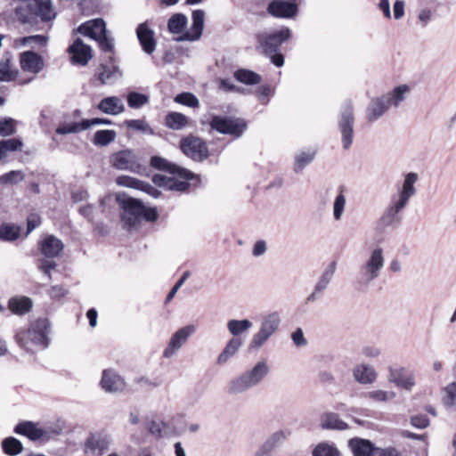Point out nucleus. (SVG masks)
I'll return each instance as SVG.
<instances>
[{
	"label": "nucleus",
	"mask_w": 456,
	"mask_h": 456,
	"mask_svg": "<svg viewBox=\"0 0 456 456\" xmlns=\"http://www.w3.org/2000/svg\"><path fill=\"white\" fill-rule=\"evenodd\" d=\"M419 179L418 174L410 172L405 175L402 187L398 192L392 195L390 202L381 215L379 223L382 227H388L401 223L400 213L408 205L409 200L416 193L415 183Z\"/></svg>",
	"instance_id": "nucleus-1"
},
{
	"label": "nucleus",
	"mask_w": 456,
	"mask_h": 456,
	"mask_svg": "<svg viewBox=\"0 0 456 456\" xmlns=\"http://www.w3.org/2000/svg\"><path fill=\"white\" fill-rule=\"evenodd\" d=\"M411 92L408 85H400L387 93L373 97L366 108V118L370 123L379 119L390 108H399Z\"/></svg>",
	"instance_id": "nucleus-2"
},
{
	"label": "nucleus",
	"mask_w": 456,
	"mask_h": 456,
	"mask_svg": "<svg viewBox=\"0 0 456 456\" xmlns=\"http://www.w3.org/2000/svg\"><path fill=\"white\" fill-rule=\"evenodd\" d=\"M14 14L20 24L32 28L37 27L39 19L43 22H48L56 17L51 0H30L22 3L15 8Z\"/></svg>",
	"instance_id": "nucleus-3"
},
{
	"label": "nucleus",
	"mask_w": 456,
	"mask_h": 456,
	"mask_svg": "<svg viewBox=\"0 0 456 456\" xmlns=\"http://www.w3.org/2000/svg\"><path fill=\"white\" fill-rule=\"evenodd\" d=\"M49 332V321L46 318H39L31 324L30 328L20 330L16 334V340L26 352L34 353L37 349H45L48 346Z\"/></svg>",
	"instance_id": "nucleus-4"
},
{
	"label": "nucleus",
	"mask_w": 456,
	"mask_h": 456,
	"mask_svg": "<svg viewBox=\"0 0 456 456\" xmlns=\"http://www.w3.org/2000/svg\"><path fill=\"white\" fill-rule=\"evenodd\" d=\"M269 366L265 361L256 362L251 369L247 370L231 379L226 390L229 395H238L258 386L269 373Z\"/></svg>",
	"instance_id": "nucleus-5"
},
{
	"label": "nucleus",
	"mask_w": 456,
	"mask_h": 456,
	"mask_svg": "<svg viewBox=\"0 0 456 456\" xmlns=\"http://www.w3.org/2000/svg\"><path fill=\"white\" fill-rule=\"evenodd\" d=\"M122 213L121 219L126 229L136 228L142 220L154 222L159 214L154 208H146L143 203L134 198H127L120 202Z\"/></svg>",
	"instance_id": "nucleus-6"
},
{
	"label": "nucleus",
	"mask_w": 456,
	"mask_h": 456,
	"mask_svg": "<svg viewBox=\"0 0 456 456\" xmlns=\"http://www.w3.org/2000/svg\"><path fill=\"white\" fill-rule=\"evenodd\" d=\"M385 266L384 250L376 247L370 250L366 259L362 262L356 275V282L361 288L369 287L373 281L380 276Z\"/></svg>",
	"instance_id": "nucleus-7"
},
{
	"label": "nucleus",
	"mask_w": 456,
	"mask_h": 456,
	"mask_svg": "<svg viewBox=\"0 0 456 456\" xmlns=\"http://www.w3.org/2000/svg\"><path fill=\"white\" fill-rule=\"evenodd\" d=\"M77 30L79 34L97 41L101 51L104 53H114V38L108 32L102 19L86 21Z\"/></svg>",
	"instance_id": "nucleus-8"
},
{
	"label": "nucleus",
	"mask_w": 456,
	"mask_h": 456,
	"mask_svg": "<svg viewBox=\"0 0 456 456\" xmlns=\"http://www.w3.org/2000/svg\"><path fill=\"white\" fill-rule=\"evenodd\" d=\"M281 325V317L278 312H272L266 314L261 321L259 330L256 332L249 342L250 350L258 351L275 334Z\"/></svg>",
	"instance_id": "nucleus-9"
},
{
	"label": "nucleus",
	"mask_w": 456,
	"mask_h": 456,
	"mask_svg": "<svg viewBox=\"0 0 456 456\" xmlns=\"http://www.w3.org/2000/svg\"><path fill=\"white\" fill-rule=\"evenodd\" d=\"M338 125L342 147L344 150H348L353 143L354 126V106L350 101L344 102L341 106Z\"/></svg>",
	"instance_id": "nucleus-10"
},
{
	"label": "nucleus",
	"mask_w": 456,
	"mask_h": 456,
	"mask_svg": "<svg viewBox=\"0 0 456 456\" xmlns=\"http://www.w3.org/2000/svg\"><path fill=\"white\" fill-rule=\"evenodd\" d=\"M180 149L184 155L194 161L202 162L209 157L206 142L192 134L181 139Z\"/></svg>",
	"instance_id": "nucleus-11"
},
{
	"label": "nucleus",
	"mask_w": 456,
	"mask_h": 456,
	"mask_svg": "<svg viewBox=\"0 0 456 456\" xmlns=\"http://www.w3.org/2000/svg\"><path fill=\"white\" fill-rule=\"evenodd\" d=\"M290 37V29L287 27L273 32H263L256 35L257 43L265 54L278 52L282 43Z\"/></svg>",
	"instance_id": "nucleus-12"
},
{
	"label": "nucleus",
	"mask_w": 456,
	"mask_h": 456,
	"mask_svg": "<svg viewBox=\"0 0 456 456\" xmlns=\"http://www.w3.org/2000/svg\"><path fill=\"white\" fill-rule=\"evenodd\" d=\"M61 431V426H58L55 428H40L32 421H21L14 428L16 434L24 436L32 441L43 438L49 439L52 436L60 435Z\"/></svg>",
	"instance_id": "nucleus-13"
},
{
	"label": "nucleus",
	"mask_w": 456,
	"mask_h": 456,
	"mask_svg": "<svg viewBox=\"0 0 456 456\" xmlns=\"http://www.w3.org/2000/svg\"><path fill=\"white\" fill-rule=\"evenodd\" d=\"M210 126L221 134L233 135L238 138L246 130L247 124L240 118L214 116L210 121Z\"/></svg>",
	"instance_id": "nucleus-14"
},
{
	"label": "nucleus",
	"mask_w": 456,
	"mask_h": 456,
	"mask_svg": "<svg viewBox=\"0 0 456 456\" xmlns=\"http://www.w3.org/2000/svg\"><path fill=\"white\" fill-rule=\"evenodd\" d=\"M111 444L110 437L103 433H91L84 442V452L92 456H102Z\"/></svg>",
	"instance_id": "nucleus-15"
},
{
	"label": "nucleus",
	"mask_w": 456,
	"mask_h": 456,
	"mask_svg": "<svg viewBox=\"0 0 456 456\" xmlns=\"http://www.w3.org/2000/svg\"><path fill=\"white\" fill-rule=\"evenodd\" d=\"M194 332L195 327L193 325L184 326L175 332L172 335L167 347L163 351V357H173Z\"/></svg>",
	"instance_id": "nucleus-16"
},
{
	"label": "nucleus",
	"mask_w": 456,
	"mask_h": 456,
	"mask_svg": "<svg viewBox=\"0 0 456 456\" xmlns=\"http://www.w3.org/2000/svg\"><path fill=\"white\" fill-rule=\"evenodd\" d=\"M110 161L112 166L119 170H129L138 173L141 169L137 157L131 150H124L114 153L110 158Z\"/></svg>",
	"instance_id": "nucleus-17"
},
{
	"label": "nucleus",
	"mask_w": 456,
	"mask_h": 456,
	"mask_svg": "<svg viewBox=\"0 0 456 456\" xmlns=\"http://www.w3.org/2000/svg\"><path fill=\"white\" fill-rule=\"evenodd\" d=\"M19 63L23 72L34 75L40 73L45 68L44 58L32 50L20 53L19 54Z\"/></svg>",
	"instance_id": "nucleus-18"
},
{
	"label": "nucleus",
	"mask_w": 456,
	"mask_h": 456,
	"mask_svg": "<svg viewBox=\"0 0 456 456\" xmlns=\"http://www.w3.org/2000/svg\"><path fill=\"white\" fill-rule=\"evenodd\" d=\"M68 53L70 54L71 62L75 65L86 66L93 58L91 46L86 45L79 37L69 46Z\"/></svg>",
	"instance_id": "nucleus-19"
},
{
	"label": "nucleus",
	"mask_w": 456,
	"mask_h": 456,
	"mask_svg": "<svg viewBox=\"0 0 456 456\" xmlns=\"http://www.w3.org/2000/svg\"><path fill=\"white\" fill-rule=\"evenodd\" d=\"M114 53H109V61L99 67L98 78L103 85H111L122 77V72L114 60Z\"/></svg>",
	"instance_id": "nucleus-20"
},
{
	"label": "nucleus",
	"mask_w": 456,
	"mask_h": 456,
	"mask_svg": "<svg viewBox=\"0 0 456 456\" xmlns=\"http://www.w3.org/2000/svg\"><path fill=\"white\" fill-rule=\"evenodd\" d=\"M192 24L190 29L186 30L177 41H196L202 35L204 28L205 12L203 10H194L191 14Z\"/></svg>",
	"instance_id": "nucleus-21"
},
{
	"label": "nucleus",
	"mask_w": 456,
	"mask_h": 456,
	"mask_svg": "<svg viewBox=\"0 0 456 456\" xmlns=\"http://www.w3.org/2000/svg\"><path fill=\"white\" fill-rule=\"evenodd\" d=\"M388 380L396 387L411 391L415 386L414 375L405 368H389Z\"/></svg>",
	"instance_id": "nucleus-22"
},
{
	"label": "nucleus",
	"mask_w": 456,
	"mask_h": 456,
	"mask_svg": "<svg viewBox=\"0 0 456 456\" xmlns=\"http://www.w3.org/2000/svg\"><path fill=\"white\" fill-rule=\"evenodd\" d=\"M136 36L142 49L145 53L151 54L155 52L157 46L155 33L151 28H150L147 21L140 23L137 26Z\"/></svg>",
	"instance_id": "nucleus-23"
},
{
	"label": "nucleus",
	"mask_w": 456,
	"mask_h": 456,
	"mask_svg": "<svg viewBox=\"0 0 456 456\" xmlns=\"http://www.w3.org/2000/svg\"><path fill=\"white\" fill-rule=\"evenodd\" d=\"M101 386L108 393H118L125 389L126 383L114 370L108 369L102 372Z\"/></svg>",
	"instance_id": "nucleus-24"
},
{
	"label": "nucleus",
	"mask_w": 456,
	"mask_h": 456,
	"mask_svg": "<svg viewBox=\"0 0 456 456\" xmlns=\"http://www.w3.org/2000/svg\"><path fill=\"white\" fill-rule=\"evenodd\" d=\"M151 165L156 169L167 171L170 175H178L183 179L188 180L193 176L191 171L175 164L170 163L167 159L159 156H154L151 158Z\"/></svg>",
	"instance_id": "nucleus-25"
},
{
	"label": "nucleus",
	"mask_w": 456,
	"mask_h": 456,
	"mask_svg": "<svg viewBox=\"0 0 456 456\" xmlns=\"http://www.w3.org/2000/svg\"><path fill=\"white\" fill-rule=\"evenodd\" d=\"M336 262H331L329 264L316 282L314 291L306 297V303L315 301L319 294H321L328 288L336 272Z\"/></svg>",
	"instance_id": "nucleus-26"
},
{
	"label": "nucleus",
	"mask_w": 456,
	"mask_h": 456,
	"mask_svg": "<svg viewBox=\"0 0 456 456\" xmlns=\"http://www.w3.org/2000/svg\"><path fill=\"white\" fill-rule=\"evenodd\" d=\"M117 183L120 186H125V187L134 188V189L142 191L155 199H157L160 196V191L157 188H155L153 185H151L149 183L138 180V179L131 177V176L121 175V176L118 177Z\"/></svg>",
	"instance_id": "nucleus-27"
},
{
	"label": "nucleus",
	"mask_w": 456,
	"mask_h": 456,
	"mask_svg": "<svg viewBox=\"0 0 456 456\" xmlns=\"http://www.w3.org/2000/svg\"><path fill=\"white\" fill-rule=\"evenodd\" d=\"M268 12L277 18H292L297 12V4L294 2L272 1L267 7Z\"/></svg>",
	"instance_id": "nucleus-28"
},
{
	"label": "nucleus",
	"mask_w": 456,
	"mask_h": 456,
	"mask_svg": "<svg viewBox=\"0 0 456 456\" xmlns=\"http://www.w3.org/2000/svg\"><path fill=\"white\" fill-rule=\"evenodd\" d=\"M173 176H167L163 175H155L153 182L159 186H162L169 191H185L190 184L185 180H179L178 175H172Z\"/></svg>",
	"instance_id": "nucleus-29"
},
{
	"label": "nucleus",
	"mask_w": 456,
	"mask_h": 456,
	"mask_svg": "<svg viewBox=\"0 0 456 456\" xmlns=\"http://www.w3.org/2000/svg\"><path fill=\"white\" fill-rule=\"evenodd\" d=\"M348 445L354 456H374L378 450L370 440L359 437L350 439Z\"/></svg>",
	"instance_id": "nucleus-30"
},
{
	"label": "nucleus",
	"mask_w": 456,
	"mask_h": 456,
	"mask_svg": "<svg viewBox=\"0 0 456 456\" xmlns=\"http://www.w3.org/2000/svg\"><path fill=\"white\" fill-rule=\"evenodd\" d=\"M353 376L358 383L369 385L376 381L378 373L373 366L361 363L354 368Z\"/></svg>",
	"instance_id": "nucleus-31"
},
{
	"label": "nucleus",
	"mask_w": 456,
	"mask_h": 456,
	"mask_svg": "<svg viewBox=\"0 0 456 456\" xmlns=\"http://www.w3.org/2000/svg\"><path fill=\"white\" fill-rule=\"evenodd\" d=\"M63 248L64 245L62 241L53 235L46 236L40 242V251L45 256L48 258L58 256L59 254L63 250Z\"/></svg>",
	"instance_id": "nucleus-32"
},
{
	"label": "nucleus",
	"mask_w": 456,
	"mask_h": 456,
	"mask_svg": "<svg viewBox=\"0 0 456 456\" xmlns=\"http://www.w3.org/2000/svg\"><path fill=\"white\" fill-rule=\"evenodd\" d=\"M97 109L108 115H118L125 111V105L118 96L105 97L97 105Z\"/></svg>",
	"instance_id": "nucleus-33"
},
{
	"label": "nucleus",
	"mask_w": 456,
	"mask_h": 456,
	"mask_svg": "<svg viewBox=\"0 0 456 456\" xmlns=\"http://www.w3.org/2000/svg\"><path fill=\"white\" fill-rule=\"evenodd\" d=\"M242 346V340L239 338H231L223 351L220 353L216 359L219 365L225 364L232 356L236 354L240 347Z\"/></svg>",
	"instance_id": "nucleus-34"
},
{
	"label": "nucleus",
	"mask_w": 456,
	"mask_h": 456,
	"mask_svg": "<svg viewBox=\"0 0 456 456\" xmlns=\"http://www.w3.org/2000/svg\"><path fill=\"white\" fill-rule=\"evenodd\" d=\"M164 123L171 130H183L189 125V118L181 112L171 111L166 115Z\"/></svg>",
	"instance_id": "nucleus-35"
},
{
	"label": "nucleus",
	"mask_w": 456,
	"mask_h": 456,
	"mask_svg": "<svg viewBox=\"0 0 456 456\" xmlns=\"http://www.w3.org/2000/svg\"><path fill=\"white\" fill-rule=\"evenodd\" d=\"M33 303L27 297H14L9 299L8 307L12 314L22 315L27 314L32 308Z\"/></svg>",
	"instance_id": "nucleus-36"
},
{
	"label": "nucleus",
	"mask_w": 456,
	"mask_h": 456,
	"mask_svg": "<svg viewBox=\"0 0 456 456\" xmlns=\"http://www.w3.org/2000/svg\"><path fill=\"white\" fill-rule=\"evenodd\" d=\"M49 38L44 35H33L27 36L14 40V47L19 49L22 47L34 48L36 45L46 46L48 45Z\"/></svg>",
	"instance_id": "nucleus-37"
},
{
	"label": "nucleus",
	"mask_w": 456,
	"mask_h": 456,
	"mask_svg": "<svg viewBox=\"0 0 456 456\" xmlns=\"http://www.w3.org/2000/svg\"><path fill=\"white\" fill-rule=\"evenodd\" d=\"M321 426L323 429L344 430L347 428V424L344 422L337 413L328 412L321 417Z\"/></svg>",
	"instance_id": "nucleus-38"
},
{
	"label": "nucleus",
	"mask_w": 456,
	"mask_h": 456,
	"mask_svg": "<svg viewBox=\"0 0 456 456\" xmlns=\"http://www.w3.org/2000/svg\"><path fill=\"white\" fill-rule=\"evenodd\" d=\"M286 439V434L282 430H279L271 435L265 443L260 446L259 450L271 456V452L277 446L281 445Z\"/></svg>",
	"instance_id": "nucleus-39"
},
{
	"label": "nucleus",
	"mask_w": 456,
	"mask_h": 456,
	"mask_svg": "<svg viewBox=\"0 0 456 456\" xmlns=\"http://www.w3.org/2000/svg\"><path fill=\"white\" fill-rule=\"evenodd\" d=\"M23 146L22 141L19 138H10L0 141V160L5 159L10 153L20 151Z\"/></svg>",
	"instance_id": "nucleus-40"
},
{
	"label": "nucleus",
	"mask_w": 456,
	"mask_h": 456,
	"mask_svg": "<svg viewBox=\"0 0 456 456\" xmlns=\"http://www.w3.org/2000/svg\"><path fill=\"white\" fill-rule=\"evenodd\" d=\"M1 445L4 452L9 456H16L23 451L21 442L13 436L4 438Z\"/></svg>",
	"instance_id": "nucleus-41"
},
{
	"label": "nucleus",
	"mask_w": 456,
	"mask_h": 456,
	"mask_svg": "<svg viewBox=\"0 0 456 456\" xmlns=\"http://www.w3.org/2000/svg\"><path fill=\"white\" fill-rule=\"evenodd\" d=\"M253 326L252 322L249 320H230L227 322V329L229 332L234 337L237 338L239 335L243 332L248 330Z\"/></svg>",
	"instance_id": "nucleus-42"
},
{
	"label": "nucleus",
	"mask_w": 456,
	"mask_h": 456,
	"mask_svg": "<svg viewBox=\"0 0 456 456\" xmlns=\"http://www.w3.org/2000/svg\"><path fill=\"white\" fill-rule=\"evenodd\" d=\"M188 22L187 17L183 13H175L170 17L167 22L168 30L172 34H180L183 32Z\"/></svg>",
	"instance_id": "nucleus-43"
},
{
	"label": "nucleus",
	"mask_w": 456,
	"mask_h": 456,
	"mask_svg": "<svg viewBox=\"0 0 456 456\" xmlns=\"http://www.w3.org/2000/svg\"><path fill=\"white\" fill-rule=\"evenodd\" d=\"M18 71L11 69V59L3 58L0 61V82H11L18 77Z\"/></svg>",
	"instance_id": "nucleus-44"
},
{
	"label": "nucleus",
	"mask_w": 456,
	"mask_h": 456,
	"mask_svg": "<svg viewBox=\"0 0 456 456\" xmlns=\"http://www.w3.org/2000/svg\"><path fill=\"white\" fill-rule=\"evenodd\" d=\"M234 77L240 83L247 85H256L261 82V77L254 71L248 69H238L234 73Z\"/></svg>",
	"instance_id": "nucleus-45"
},
{
	"label": "nucleus",
	"mask_w": 456,
	"mask_h": 456,
	"mask_svg": "<svg viewBox=\"0 0 456 456\" xmlns=\"http://www.w3.org/2000/svg\"><path fill=\"white\" fill-rule=\"evenodd\" d=\"M20 235V228L11 224H4L0 226V240L4 241H13Z\"/></svg>",
	"instance_id": "nucleus-46"
},
{
	"label": "nucleus",
	"mask_w": 456,
	"mask_h": 456,
	"mask_svg": "<svg viewBox=\"0 0 456 456\" xmlns=\"http://www.w3.org/2000/svg\"><path fill=\"white\" fill-rule=\"evenodd\" d=\"M117 136L114 130H98L95 132L93 143L97 146H107L112 142Z\"/></svg>",
	"instance_id": "nucleus-47"
},
{
	"label": "nucleus",
	"mask_w": 456,
	"mask_h": 456,
	"mask_svg": "<svg viewBox=\"0 0 456 456\" xmlns=\"http://www.w3.org/2000/svg\"><path fill=\"white\" fill-rule=\"evenodd\" d=\"M149 96L138 92H130L126 95L127 105L131 109H140L149 102Z\"/></svg>",
	"instance_id": "nucleus-48"
},
{
	"label": "nucleus",
	"mask_w": 456,
	"mask_h": 456,
	"mask_svg": "<svg viewBox=\"0 0 456 456\" xmlns=\"http://www.w3.org/2000/svg\"><path fill=\"white\" fill-rule=\"evenodd\" d=\"M315 151H302L297 155L294 171L300 173L307 165H309L314 159Z\"/></svg>",
	"instance_id": "nucleus-49"
},
{
	"label": "nucleus",
	"mask_w": 456,
	"mask_h": 456,
	"mask_svg": "<svg viewBox=\"0 0 456 456\" xmlns=\"http://www.w3.org/2000/svg\"><path fill=\"white\" fill-rule=\"evenodd\" d=\"M346 205V199L343 191H341L335 198L333 202V217L336 221L342 219L345 208Z\"/></svg>",
	"instance_id": "nucleus-50"
},
{
	"label": "nucleus",
	"mask_w": 456,
	"mask_h": 456,
	"mask_svg": "<svg viewBox=\"0 0 456 456\" xmlns=\"http://www.w3.org/2000/svg\"><path fill=\"white\" fill-rule=\"evenodd\" d=\"M84 130H86V127H84L82 120L81 122L62 123L56 128L55 132L57 134L64 135L68 134H76Z\"/></svg>",
	"instance_id": "nucleus-51"
},
{
	"label": "nucleus",
	"mask_w": 456,
	"mask_h": 456,
	"mask_svg": "<svg viewBox=\"0 0 456 456\" xmlns=\"http://www.w3.org/2000/svg\"><path fill=\"white\" fill-rule=\"evenodd\" d=\"M175 102L191 107L197 108L200 105L198 98L191 93L184 92L177 94L175 99Z\"/></svg>",
	"instance_id": "nucleus-52"
},
{
	"label": "nucleus",
	"mask_w": 456,
	"mask_h": 456,
	"mask_svg": "<svg viewBox=\"0 0 456 456\" xmlns=\"http://www.w3.org/2000/svg\"><path fill=\"white\" fill-rule=\"evenodd\" d=\"M25 175L21 170H12L0 176L2 184H17L22 182Z\"/></svg>",
	"instance_id": "nucleus-53"
},
{
	"label": "nucleus",
	"mask_w": 456,
	"mask_h": 456,
	"mask_svg": "<svg viewBox=\"0 0 456 456\" xmlns=\"http://www.w3.org/2000/svg\"><path fill=\"white\" fill-rule=\"evenodd\" d=\"M443 403L446 407H452L456 402V382H451L443 390Z\"/></svg>",
	"instance_id": "nucleus-54"
},
{
	"label": "nucleus",
	"mask_w": 456,
	"mask_h": 456,
	"mask_svg": "<svg viewBox=\"0 0 456 456\" xmlns=\"http://www.w3.org/2000/svg\"><path fill=\"white\" fill-rule=\"evenodd\" d=\"M126 126L133 130L141 131L146 134H153L154 131L150 125L142 119H130L126 121Z\"/></svg>",
	"instance_id": "nucleus-55"
},
{
	"label": "nucleus",
	"mask_w": 456,
	"mask_h": 456,
	"mask_svg": "<svg viewBox=\"0 0 456 456\" xmlns=\"http://www.w3.org/2000/svg\"><path fill=\"white\" fill-rule=\"evenodd\" d=\"M15 120L12 118H0V135L10 136L15 133Z\"/></svg>",
	"instance_id": "nucleus-56"
},
{
	"label": "nucleus",
	"mask_w": 456,
	"mask_h": 456,
	"mask_svg": "<svg viewBox=\"0 0 456 456\" xmlns=\"http://www.w3.org/2000/svg\"><path fill=\"white\" fill-rule=\"evenodd\" d=\"M313 456H339V452L333 445L323 443L315 447Z\"/></svg>",
	"instance_id": "nucleus-57"
},
{
	"label": "nucleus",
	"mask_w": 456,
	"mask_h": 456,
	"mask_svg": "<svg viewBox=\"0 0 456 456\" xmlns=\"http://www.w3.org/2000/svg\"><path fill=\"white\" fill-rule=\"evenodd\" d=\"M394 392H387L383 390H374L368 393V397L376 402H386L395 398Z\"/></svg>",
	"instance_id": "nucleus-58"
},
{
	"label": "nucleus",
	"mask_w": 456,
	"mask_h": 456,
	"mask_svg": "<svg viewBox=\"0 0 456 456\" xmlns=\"http://www.w3.org/2000/svg\"><path fill=\"white\" fill-rule=\"evenodd\" d=\"M166 425L162 421H150L147 424L149 432L157 438L162 437Z\"/></svg>",
	"instance_id": "nucleus-59"
},
{
	"label": "nucleus",
	"mask_w": 456,
	"mask_h": 456,
	"mask_svg": "<svg viewBox=\"0 0 456 456\" xmlns=\"http://www.w3.org/2000/svg\"><path fill=\"white\" fill-rule=\"evenodd\" d=\"M433 18V12L430 8H422L419 11L418 20L422 28H425Z\"/></svg>",
	"instance_id": "nucleus-60"
},
{
	"label": "nucleus",
	"mask_w": 456,
	"mask_h": 456,
	"mask_svg": "<svg viewBox=\"0 0 456 456\" xmlns=\"http://www.w3.org/2000/svg\"><path fill=\"white\" fill-rule=\"evenodd\" d=\"M411 424L417 428H426L429 425V419L426 415H415L411 418Z\"/></svg>",
	"instance_id": "nucleus-61"
},
{
	"label": "nucleus",
	"mask_w": 456,
	"mask_h": 456,
	"mask_svg": "<svg viewBox=\"0 0 456 456\" xmlns=\"http://www.w3.org/2000/svg\"><path fill=\"white\" fill-rule=\"evenodd\" d=\"M41 224V218L37 214H30L27 218V232L28 235L34 229L38 227Z\"/></svg>",
	"instance_id": "nucleus-62"
},
{
	"label": "nucleus",
	"mask_w": 456,
	"mask_h": 456,
	"mask_svg": "<svg viewBox=\"0 0 456 456\" xmlns=\"http://www.w3.org/2000/svg\"><path fill=\"white\" fill-rule=\"evenodd\" d=\"M291 339L297 346H304L307 344L306 339L304 337L302 329L297 328L292 334Z\"/></svg>",
	"instance_id": "nucleus-63"
},
{
	"label": "nucleus",
	"mask_w": 456,
	"mask_h": 456,
	"mask_svg": "<svg viewBox=\"0 0 456 456\" xmlns=\"http://www.w3.org/2000/svg\"><path fill=\"white\" fill-rule=\"evenodd\" d=\"M56 263L50 260H42L38 265V269L51 279V271L56 267Z\"/></svg>",
	"instance_id": "nucleus-64"
}]
</instances>
